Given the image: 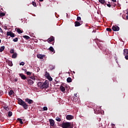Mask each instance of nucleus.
Segmentation results:
<instances>
[{"mask_svg": "<svg viewBox=\"0 0 128 128\" xmlns=\"http://www.w3.org/2000/svg\"><path fill=\"white\" fill-rule=\"evenodd\" d=\"M62 128H72V127L70 126V123L69 122H64L62 124Z\"/></svg>", "mask_w": 128, "mask_h": 128, "instance_id": "7ed1b4c3", "label": "nucleus"}, {"mask_svg": "<svg viewBox=\"0 0 128 128\" xmlns=\"http://www.w3.org/2000/svg\"><path fill=\"white\" fill-rule=\"evenodd\" d=\"M12 116V112L10 111L8 112V116L10 117Z\"/></svg>", "mask_w": 128, "mask_h": 128, "instance_id": "c756f323", "label": "nucleus"}, {"mask_svg": "<svg viewBox=\"0 0 128 128\" xmlns=\"http://www.w3.org/2000/svg\"><path fill=\"white\" fill-rule=\"evenodd\" d=\"M125 58L126 60H128V55H125Z\"/></svg>", "mask_w": 128, "mask_h": 128, "instance_id": "37998d69", "label": "nucleus"}, {"mask_svg": "<svg viewBox=\"0 0 128 128\" xmlns=\"http://www.w3.org/2000/svg\"><path fill=\"white\" fill-rule=\"evenodd\" d=\"M56 120L57 122H61L62 121V119L60 118L59 117H56Z\"/></svg>", "mask_w": 128, "mask_h": 128, "instance_id": "7c9ffc66", "label": "nucleus"}, {"mask_svg": "<svg viewBox=\"0 0 128 128\" xmlns=\"http://www.w3.org/2000/svg\"><path fill=\"white\" fill-rule=\"evenodd\" d=\"M95 112H98L96 111V109L94 110Z\"/></svg>", "mask_w": 128, "mask_h": 128, "instance_id": "4d7b16f0", "label": "nucleus"}, {"mask_svg": "<svg viewBox=\"0 0 128 128\" xmlns=\"http://www.w3.org/2000/svg\"><path fill=\"white\" fill-rule=\"evenodd\" d=\"M50 86V82H48V80H46L44 82H43V84H42V90H44V88H48Z\"/></svg>", "mask_w": 128, "mask_h": 128, "instance_id": "f03ea898", "label": "nucleus"}, {"mask_svg": "<svg viewBox=\"0 0 128 128\" xmlns=\"http://www.w3.org/2000/svg\"><path fill=\"white\" fill-rule=\"evenodd\" d=\"M114 126V124H112V126Z\"/></svg>", "mask_w": 128, "mask_h": 128, "instance_id": "603ef678", "label": "nucleus"}, {"mask_svg": "<svg viewBox=\"0 0 128 128\" xmlns=\"http://www.w3.org/2000/svg\"><path fill=\"white\" fill-rule=\"evenodd\" d=\"M26 74L28 76H30V74H32V72H26Z\"/></svg>", "mask_w": 128, "mask_h": 128, "instance_id": "4c0bfd02", "label": "nucleus"}, {"mask_svg": "<svg viewBox=\"0 0 128 128\" xmlns=\"http://www.w3.org/2000/svg\"><path fill=\"white\" fill-rule=\"evenodd\" d=\"M6 62H7L8 66H12V62L10 60H6Z\"/></svg>", "mask_w": 128, "mask_h": 128, "instance_id": "9b49d317", "label": "nucleus"}, {"mask_svg": "<svg viewBox=\"0 0 128 128\" xmlns=\"http://www.w3.org/2000/svg\"><path fill=\"white\" fill-rule=\"evenodd\" d=\"M18 54H16V53H13V54H12V58H16Z\"/></svg>", "mask_w": 128, "mask_h": 128, "instance_id": "5701e85b", "label": "nucleus"}, {"mask_svg": "<svg viewBox=\"0 0 128 128\" xmlns=\"http://www.w3.org/2000/svg\"><path fill=\"white\" fill-rule=\"evenodd\" d=\"M22 80H26V76L23 74H19Z\"/></svg>", "mask_w": 128, "mask_h": 128, "instance_id": "1a4fd4ad", "label": "nucleus"}, {"mask_svg": "<svg viewBox=\"0 0 128 128\" xmlns=\"http://www.w3.org/2000/svg\"><path fill=\"white\" fill-rule=\"evenodd\" d=\"M106 30H107V32H111L112 31V28H106Z\"/></svg>", "mask_w": 128, "mask_h": 128, "instance_id": "f704fd0d", "label": "nucleus"}, {"mask_svg": "<svg viewBox=\"0 0 128 128\" xmlns=\"http://www.w3.org/2000/svg\"><path fill=\"white\" fill-rule=\"evenodd\" d=\"M112 30L114 32H118L120 30V27L116 25L112 26Z\"/></svg>", "mask_w": 128, "mask_h": 128, "instance_id": "39448f33", "label": "nucleus"}, {"mask_svg": "<svg viewBox=\"0 0 128 128\" xmlns=\"http://www.w3.org/2000/svg\"><path fill=\"white\" fill-rule=\"evenodd\" d=\"M78 96L77 94H74V96Z\"/></svg>", "mask_w": 128, "mask_h": 128, "instance_id": "49530a36", "label": "nucleus"}, {"mask_svg": "<svg viewBox=\"0 0 128 128\" xmlns=\"http://www.w3.org/2000/svg\"><path fill=\"white\" fill-rule=\"evenodd\" d=\"M60 90L62 92H64L66 90V88L64 86H60Z\"/></svg>", "mask_w": 128, "mask_h": 128, "instance_id": "aec40b11", "label": "nucleus"}, {"mask_svg": "<svg viewBox=\"0 0 128 128\" xmlns=\"http://www.w3.org/2000/svg\"><path fill=\"white\" fill-rule=\"evenodd\" d=\"M50 76V73L48 72H46L45 76L47 78L48 76Z\"/></svg>", "mask_w": 128, "mask_h": 128, "instance_id": "2f4dec72", "label": "nucleus"}, {"mask_svg": "<svg viewBox=\"0 0 128 128\" xmlns=\"http://www.w3.org/2000/svg\"><path fill=\"white\" fill-rule=\"evenodd\" d=\"M66 120H72L74 118V116H72V115H67L66 116Z\"/></svg>", "mask_w": 128, "mask_h": 128, "instance_id": "9d476101", "label": "nucleus"}, {"mask_svg": "<svg viewBox=\"0 0 128 128\" xmlns=\"http://www.w3.org/2000/svg\"><path fill=\"white\" fill-rule=\"evenodd\" d=\"M99 2L102 4H106L105 0H98Z\"/></svg>", "mask_w": 128, "mask_h": 128, "instance_id": "a211bd4d", "label": "nucleus"}, {"mask_svg": "<svg viewBox=\"0 0 128 128\" xmlns=\"http://www.w3.org/2000/svg\"><path fill=\"white\" fill-rule=\"evenodd\" d=\"M43 110H48V107L46 106H44L43 108Z\"/></svg>", "mask_w": 128, "mask_h": 128, "instance_id": "ea45409f", "label": "nucleus"}, {"mask_svg": "<svg viewBox=\"0 0 128 128\" xmlns=\"http://www.w3.org/2000/svg\"><path fill=\"white\" fill-rule=\"evenodd\" d=\"M38 72V70H40V68H38L37 69Z\"/></svg>", "mask_w": 128, "mask_h": 128, "instance_id": "8fccbe9b", "label": "nucleus"}, {"mask_svg": "<svg viewBox=\"0 0 128 128\" xmlns=\"http://www.w3.org/2000/svg\"><path fill=\"white\" fill-rule=\"evenodd\" d=\"M49 50H50V52H52L54 54V52H56V51L54 50V47H52V46L50 47Z\"/></svg>", "mask_w": 128, "mask_h": 128, "instance_id": "f3484780", "label": "nucleus"}, {"mask_svg": "<svg viewBox=\"0 0 128 128\" xmlns=\"http://www.w3.org/2000/svg\"><path fill=\"white\" fill-rule=\"evenodd\" d=\"M40 2H42L44 0H39Z\"/></svg>", "mask_w": 128, "mask_h": 128, "instance_id": "864d4df0", "label": "nucleus"}, {"mask_svg": "<svg viewBox=\"0 0 128 128\" xmlns=\"http://www.w3.org/2000/svg\"><path fill=\"white\" fill-rule=\"evenodd\" d=\"M107 6H108V8H110V6H112V5H110V4H106Z\"/></svg>", "mask_w": 128, "mask_h": 128, "instance_id": "c03bdc74", "label": "nucleus"}, {"mask_svg": "<svg viewBox=\"0 0 128 128\" xmlns=\"http://www.w3.org/2000/svg\"><path fill=\"white\" fill-rule=\"evenodd\" d=\"M20 66H24V62H22L20 63Z\"/></svg>", "mask_w": 128, "mask_h": 128, "instance_id": "a19ab883", "label": "nucleus"}, {"mask_svg": "<svg viewBox=\"0 0 128 128\" xmlns=\"http://www.w3.org/2000/svg\"><path fill=\"white\" fill-rule=\"evenodd\" d=\"M73 74H76V72L74 71H73Z\"/></svg>", "mask_w": 128, "mask_h": 128, "instance_id": "5fc2aeb1", "label": "nucleus"}, {"mask_svg": "<svg viewBox=\"0 0 128 128\" xmlns=\"http://www.w3.org/2000/svg\"><path fill=\"white\" fill-rule=\"evenodd\" d=\"M126 20H128V15H127V16H126Z\"/></svg>", "mask_w": 128, "mask_h": 128, "instance_id": "de8ad7c7", "label": "nucleus"}, {"mask_svg": "<svg viewBox=\"0 0 128 128\" xmlns=\"http://www.w3.org/2000/svg\"><path fill=\"white\" fill-rule=\"evenodd\" d=\"M72 100L73 102H78V96H72Z\"/></svg>", "mask_w": 128, "mask_h": 128, "instance_id": "f8f14e48", "label": "nucleus"}, {"mask_svg": "<svg viewBox=\"0 0 128 128\" xmlns=\"http://www.w3.org/2000/svg\"><path fill=\"white\" fill-rule=\"evenodd\" d=\"M8 95L10 96H14V90H10L8 92Z\"/></svg>", "mask_w": 128, "mask_h": 128, "instance_id": "ddd939ff", "label": "nucleus"}, {"mask_svg": "<svg viewBox=\"0 0 128 128\" xmlns=\"http://www.w3.org/2000/svg\"><path fill=\"white\" fill-rule=\"evenodd\" d=\"M74 24L75 26H80L82 24H80V22L78 21H76L74 22Z\"/></svg>", "mask_w": 128, "mask_h": 128, "instance_id": "2eb2a0df", "label": "nucleus"}, {"mask_svg": "<svg viewBox=\"0 0 128 128\" xmlns=\"http://www.w3.org/2000/svg\"><path fill=\"white\" fill-rule=\"evenodd\" d=\"M37 58H40V60H42V58H44V56H42V54H38Z\"/></svg>", "mask_w": 128, "mask_h": 128, "instance_id": "4be33fe9", "label": "nucleus"}, {"mask_svg": "<svg viewBox=\"0 0 128 128\" xmlns=\"http://www.w3.org/2000/svg\"><path fill=\"white\" fill-rule=\"evenodd\" d=\"M18 122H19L21 124H24V122H22V120L21 118H18Z\"/></svg>", "mask_w": 128, "mask_h": 128, "instance_id": "393cba45", "label": "nucleus"}, {"mask_svg": "<svg viewBox=\"0 0 128 128\" xmlns=\"http://www.w3.org/2000/svg\"><path fill=\"white\" fill-rule=\"evenodd\" d=\"M114 2H116V0H112Z\"/></svg>", "mask_w": 128, "mask_h": 128, "instance_id": "a18cd8bd", "label": "nucleus"}, {"mask_svg": "<svg viewBox=\"0 0 128 128\" xmlns=\"http://www.w3.org/2000/svg\"><path fill=\"white\" fill-rule=\"evenodd\" d=\"M23 38H26V40H30V36H24Z\"/></svg>", "mask_w": 128, "mask_h": 128, "instance_id": "c85d7f7f", "label": "nucleus"}, {"mask_svg": "<svg viewBox=\"0 0 128 128\" xmlns=\"http://www.w3.org/2000/svg\"><path fill=\"white\" fill-rule=\"evenodd\" d=\"M44 82H38V86L39 88H40L42 89V84H43Z\"/></svg>", "mask_w": 128, "mask_h": 128, "instance_id": "4468645a", "label": "nucleus"}, {"mask_svg": "<svg viewBox=\"0 0 128 128\" xmlns=\"http://www.w3.org/2000/svg\"><path fill=\"white\" fill-rule=\"evenodd\" d=\"M25 102H28V104H34V100L29 99L28 98H27L25 100Z\"/></svg>", "mask_w": 128, "mask_h": 128, "instance_id": "423d86ee", "label": "nucleus"}, {"mask_svg": "<svg viewBox=\"0 0 128 128\" xmlns=\"http://www.w3.org/2000/svg\"><path fill=\"white\" fill-rule=\"evenodd\" d=\"M6 36H10V38H14V36H16V35L14 34L12 32L10 31V32H6Z\"/></svg>", "mask_w": 128, "mask_h": 128, "instance_id": "20e7f679", "label": "nucleus"}, {"mask_svg": "<svg viewBox=\"0 0 128 128\" xmlns=\"http://www.w3.org/2000/svg\"><path fill=\"white\" fill-rule=\"evenodd\" d=\"M18 40V38H16L13 39V42H16Z\"/></svg>", "mask_w": 128, "mask_h": 128, "instance_id": "473e14b6", "label": "nucleus"}, {"mask_svg": "<svg viewBox=\"0 0 128 128\" xmlns=\"http://www.w3.org/2000/svg\"><path fill=\"white\" fill-rule=\"evenodd\" d=\"M24 71L25 72H26V69H25Z\"/></svg>", "mask_w": 128, "mask_h": 128, "instance_id": "3c124183", "label": "nucleus"}, {"mask_svg": "<svg viewBox=\"0 0 128 128\" xmlns=\"http://www.w3.org/2000/svg\"><path fill=\"white\" fill-rule=\"evenodd\" d=\"M0 10H4L2 9V8Z\"/></svg>", "mask_w": 128, "mask_h": 128, "instance_id": "6e6d98bb", "label": "nucleus"}, {"mask_svg": "<svg viewBox=\"0 0 128 128\" xmlns=\"http://www.w3.org/2000/svg\"><path fill=\"white\" fill-rule=\"evenodd\" d=\"M106 4H105L104 6H106Z\"/></svg>", "mask_w": 128, "mask_h": 128, "instance_id": "680f3d73", "label": "nucleus"}, {"mask_svg": "<svg viewBox=\"0 0 128 128\" xmlns=\"http://www.w3.org/2000/svg\"><path fill=\"white\" fill-rule=\"evenodd\" d=\"M54 37L51 36L48 39L47 42L50 43L52 42H54Z\"/></svg>", "mask_w": 128, "mask_h": 128, "instance_id": "0eeeda50", "label": "nucleus"}, {"mask_svg": "<svg viewBox=\"0 0 128 128\" xmlns=\"http://www.w3.org/2000/svg\"><path fill=\"white\" fill-rule=\"evenodd\" d=\"M0 42H2V40H0Z\"/></svg>", "mask_w": 128, "mask_h": 128, "instance_id": "13d9d810", "label": "nucleus"}, {"mask_svg": "<svg viewBox=\"0 0 128 128\" xmlns=\"http://www.w3.org/2000/svg\"><path fill=\"white\" fill-rule=\"evenodd\" d=\"M108 4H110V2H108Z\"/></svg>", "mask_w": 128, "mask_h": 128, "instance_id": "052dcab7", "label": "nucleus"}, {"mask_svg": "<svg viewBox=\"0 0 128 128\" xmlns=\"http://www.w3.org/2000/svg\"><path fill=\"white\" fill-rule=\"evenodd\" d=\"M5 48L6 47L4 46H1L0 48V52H2L4 50Z\"/></svg>", "mask_w": 128, "mask_h": 128, "instance_id": "412c9836", "label": "nucleus"}, {"mask_svg": "<svg viewBox=\"0 0 128 128\" xmlns=\"http://www.w3.org/2000/svg\"><path fill=\"white\" fill-rule=\"evenodd\" d=\"M48 80H50V82H52V78L50 76H49L47 77Z\"/></svg>", "mask_w": 128, "mask_h": 128, "instance_id": "bb28decb", "label": "nucleus"}, {"mask_svg": "<svg viewBox=\"0 0 128 128\" xmlns=\"http://www.w3.org/2000/svg\"><path fill=\"white\" fill-rule=\"evenodd\" d=\"M82 18L80 16L77 17V20H81Z\"/></svg>", "mask_w": 128, "mask_h": 128, "instance_id": "79ce46f5", "label": "nucleus"}, {"mask_svg": "<svg viewBox=\"0 0 128 128\" xmlns=\"http://www.w3.org/2000/svg\"><path fill=\"white\" fill-rule=\"evenodd\" d=\"M124 56H126L128 54V49H124Z\"/></svg>", "mask_w": 128, "mask_h": 128, "instance_id": "6ab92c4d", "label": "nucleus"}, {"mask_svg": "<svg viewBox=\"0 0 128 128\" xmlns=\"http://www.w3.org/2000/svg\"><path fill=\"white\" fill-rule=\"evenodd\" d=\"M25 69L22 68V70H24Z\"/></svg>", "mask_w": 128, "mask_h": 128, "instance_id": "bf43d9fd", "label": "nucleus"}, {"mask_svg": "<svg viewBox=\"0 0 128 128\" xmlns=\"http://www.w3.org/2000/svg\"><path fill=\"white\" fill-rule=\"evenodd\" d=\"M18 104L20 106H22L24 110H28V106L27 105L26 103L22 99L18 100Z\"/></svg>", "mask_w": 128, "mask_h": 128, "instance_id": "f257e3e1", "label": "nucleus"}, {"mask_svg": "<svg viewBox=\"0 0 128 128\" xmlns=\"http://www.w3.org/2000/svg\"><path fill=\"white\" fill-rule=\"evenodd\" d=\"M66 80L68 82H72V80L70 77L67 78Z\"/></svg>", "mask_w": 128, "mask_h": 128, "instance_id": "b1692460", "label": "nucleus"}, {"mask_svg": "<svg viewBox=\"0 0 128 128\" xmlns=\"http://www.w3.org/2000/svg\"><path fill=\"white\" fill-rule=\"evenodd\" d=\"M16 32H18V34H22V30H20V28H18Z\"/></svg>", "mask_w": 128, "mask_h": 128, "instance_id": "a878e982", "label": "nucleus"}, {"mask_svg": "<svg viewBox=\"0 0 128 128\" xmlns=\"http://www.w3.org/2000/svg\"><path fill=\"white\" fill-rule=\"evenodd\" d=\"M28 84L30 86H32V84H34V81L30 79L28 80Z\"/></svg>", "mask_w": 128, "mask_h": 128, "instance_id": "dca6fc26", "label": "nucleus"}, {"mask_svg": "<svg viewBox=\"0 0 128 128\" xmlns=\"http://www.w3.org/2000/svg\"><path fill=\"white\" fill-rule=\"evenodd\" d=\"M6 16V14L4 12H0V16L2 18V16Z\"/></svg>", "mask_w": 128, "mask_h": 128, "instance_id": "cd10ccee", "label": "nucleus"}, {"mask_svg": "<svg viewBox=\"0 0 128 128\" xmlns=\"http://www.w3.org/2000/svg\"><path fill=\"white\" fill-rule=\"evenodd\" d=\"M49 122H50V126H54V120L50 119Z\"/></svg>", "mask_w": 128, "mask_h": 128, "instance_id": "6e6552de", "label": "nucleus"}, {"mask_svg": "<svg viewBox=\"0 0 128 128\" xmlns=\"http://www.w3.org/2000/svg\"><path fill=\"white\" fill-rule=\"evenodd\" d=\"M30 78H31L32 80H36V78H34V76H31L30 77Z\"/></svg>", "mask_w": 128, "mask_h": 128, "instance_id": "e433bc0d", "label": "nucleus"}, {"mask_svg": "<svg viewBox=\"0 0 128 128\" xmlns=\"http://www.w3.org/2000/svg\"><path fill=\"white\" fill-rule=\"evenodd\" d=\"M4 110H8V106H4Z\"/></svg>", "mask_w": 128, "mask_h": 128, "instance_id": "58836bf2", "label": "nucleus"}, {"mask_svg": "<svg viewBox=\"0 0 128 128\" xmlns=\"http://www.w3.org/2000/svg\"><path fill=\"white\" fill-rule=\"evenodd\" d=\"M14 82H18V79H14Z\"/></svg>", "mask_w": 128, "mask_h": 128, "instance_id": "09e8293b", "label": "nucleus"}, {"mask_svg": "<svg viewBox=\"0 0 128 128\" xmlns=\"http://www.w3.org/2000/svg\"><path fill=\"white\" fill-rule=\"evenodd\" d=\"M14 50L11 49L10 50V54H14Z\"/></svg>", "mask_w": 128, "mask_h": 128, "instance_id": "c9c22d12", "label": "nucleus"}, {"mask_svg": "<svg viewBox=\"0 0 128 128\" xmlns=\"http://www.w3.org/2000/svg\"><path fill=\"white\" fill-rule=\"evenodd\" d=\"M32 6H35L36 8V2H32Z\"/></svg>", "mask_w": 128, "mask_h": 128, "instance_id": "72a5a7b5", "label": "nucleus"}]
</instances>
